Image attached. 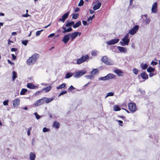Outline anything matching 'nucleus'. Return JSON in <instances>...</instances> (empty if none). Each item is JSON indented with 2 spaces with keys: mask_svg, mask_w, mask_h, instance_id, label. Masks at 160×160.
Wrapping results in <instances>:
<instances>
[{
  "mask_svg": "<svg viewBox=\"0 0 160 160\" xmlns=\"http://www.w3.org/2000/svg\"><path fill=\"white\" fill-rule=\"evenodd\" d=\"M54 99L53 98H48L47 97H43L42 98L36 101L34 103L35 106H38L43 104L44 103H48Z\"/></svg>",
  "mask_w": 160,
  "mask_h": 160,
  "instance_id": "f257e3e1",
  "label": "nucleus"
},
{
  "mask_svg": "<svg viewBox=\"0 0 160 160\" xmlns=\"http://www.w3.org/2000/svg\"><path fill=\"white\" fill-rule=\"evenodd\" d=\"M39 55L38 53H35L30 57L27 61V64L29 65L35 63L37 60L39 58Z\"/></svg>",
  "mask_w": 160,
  "mask_h": 160,
  "instance_id": "f03ea898",
  "label": "nucleus"
},
{
  "mask_svg": "<svg viewBox=\"0 0 160 160\" xmlns=\"http://www.w3.org/2000/svg\"><path fill=\"white\" fill-rule=\"evenodd\" d=\"M89 58V57L88 55H82L80 58L77 59V63L78 64H80L85 62L87 59H88Z\"/></svg>",
  "mask_w": 160,
  "mask_h": 160,
  "instance_id": "7ed1b4c3",
  "label": "nucleus"
},
{
  "mask_svg": "<svg viewBox=\"0 0 160 160\" xmlns=\"http://www.w3.org/2000/svg\"><path fill=\"white\" fill-rule=\"evenodd\" d=\"M116 76L113 74L109 73L107 74L106 76L100 78H99V80H108L110 79H112L115 78Z\"/></svg>",
  "mask_w": 160,
  "mask_h": 160,
  "instance_id": "20e7f679",
  "label": "nucleus"
},
{
  "mask_svg": "<svg viewBox=\"0 0 160 160\" xmlns=\"http://www.w3.org/2000/svg\"><path fill=\"white\" fill-rule=\"evenodd\" d=\"M129 110L132 112H134L137 110L136 104L135 103L132 102H129L128 105Z\"/></svg>",
  "mask_w": 160,
  "mask_h": 160,
  "instance_id": "39448f33",
  "label": "nucleus"
},
{
  "mask_svg": "<svg viewBox=\"0 0 160 160\" xmlns=\"http://www.w3.org/2000/svg\"><path fill=\"white\" fill-rule=\"evenodd\" d=\"M139 27L138 25H136L128 32V33L131 35H133L135 34L139 29Z\"/></svg>",
  "mask_w": 160,
  "mask_h": 160,
  "instance_id": "423d86ee",
  "label": "nucleus"
},
{
  "mask_svg": "<svg viewBox=\"0 0 160 160\" xmlns=\"http://www.w3.org/2000/svg\"><path fill=\"white\" fill-rule=\"evenodd\" d=\"M102 61L105 64L108 65H111L112 64L111 61L109 60L107 56L102 57L101 58Z\"/></svg>",
  "mask_w": 160,
  "mask_h": 160,
  "instance_id": "0eeeda50",
  "label": "nucleus"
},
{
  "mask_svg": "<svg viewBox=\"0 0 160 160\" xmlns=\"http://www.w3.org/2000/svg\"><path fill=\"white\" fill-rule=\"evenodd\" d=\"M119 41V39H114L107 41L106 43L108 45H112L117 43Z\"/></svg>",
  "mask_w": 160,
  "mask_h": 160,
  "instance_id": "6e6552de",
  "label": "nucleus"
},
{
  "mask_svg": "<svg viewBox=\"0 0 160 160\" xmlns=\"http://www.w3.org/2000/svg\"><path fill=\"white\" fill-rule=\"evenodd\" d=\"M69 14V12H68L64 14L62 16V18L58 19L59 22H64L66 19L68 17Z\"/></svg>",
  "mask_w": 160,
  "mask_h": 160,
  "instance_id": "1a4fd4ad",
  "label": "nucleus"
},
{
  "mask_svg": "<svg viewBox=\"0 0 160 160\" xmlns=\"http://www.w3.org/2000/svg\"><path fill=\"white\" fill-rule=\"evenodd\" d=\"M86 71L84 70H82L78 71L75 73L74 74L75 77L76 78H78L85 74Z\"/></svg>",
  "mask_w": 160,
  "mask_h": 160,
  "instance_id": "9d476101",
  "label": "nucleus"
},
{
  "mask_svg": "<svg viewBox=\"0 0 160 160\" xmlns=\"http://www.w3.org/2000/svg\"><path fill=\"white\" fill-rule=\"evenodd\" d=\"M81 34V32H75L71 34H70V36L71 38L72 41L78 35L80 36Z\"/></svg>",
  "mask_w": 160,
  "mask_h": 160,
  "instance_id": "9b49d317",
  "label": "nucleus"
},
{
  "mask_svg": "<svg viewBox=\"0 0 160 160\" xmlns=\"http://www.w3.org/2000/svg\"><path fill=\"white\" fill-rule=\"evenodd\" d=\"M157 3L156 2H154L152 8V11L153 13H156L157 11Z\"/></svg>",
  "mask_w": 160,
  "mask_h": 160,
  "instance_id": "f8f14e48",
  "label": "nucleus"
},
{
  "mask_svg": "<svg viewBox=\"0 0 160 160\" xmlns=\"http://www.w3.org/2000/svg\"><path fill=\"white\" fill-rule=\"evenodd\" d=\"M70 39V34H68L65 35L62 39V41L64 42V43H67L69 39Z\"/></svg>",
  "mask_w": 160,
  "mask_h": 160,
  "instance_id": "ddd939ff",
  "label": "nucleus"
},
{
  "mask_svg": "<svg viewBox=\"0 0 160 160\" xmlns=\"http://www.w3.org/2000/svg\"><path fill=\"white\" fill-rule=\"evenodd\" d=\"M27 86L28 88L31 89H35L37 88H38V86L34 85L32 83H28L27 84Z\"/></svg>",
  "mask_w": 160,
  "mask_h": 160,
  "instance_id": "4468645a",
  "label": "nucleus"
},
{
  "mask_svg": "<svg viewBox=\"0 0 160 160\" xmlns=\"http://www.w3.org/2000/svg\"><path fill=\"white\" fill-rule=\"evenodd\" d=\"M123 42H122V45H128L130 41L129 39H127L123 38L122 40Z\"/></svg>",
  "mask_w": 160,
  "mask_h": 160,
  "instance_id": "2eb2a0df",
  "label": "nucleus"
},
{
  "mask_svg": "<svg viewBox=\"0 0 160 160\" xmlns=\"http://www.w3.org/2000/svg\"><path fill=\"white\" fill-rule=\"evenodd\" d=\"M20 100L18 98L15 99L13 102V106L14 107H17L20 104Z\"/></svg>",
  "mask_w": 160,
  "mask_h": 160,
  "instance_id": "dca6fc26",
  "label": "nucleus"
},
{
  "mask_svg": "<svg viewBox=\"0 0 160 160\" xmlns=\"http://www.w3.org/2000/svg\"><path fill=\"white\" fill-rule=\"evenodd\" d=\"M140 76L141 78L143 79L146 80L148 78V75L145 72H144L141 73Z\"/></svg>",
  "mask_w": 160,
  "mask_h": 160,
  "instance_id": "f3484780",
  "label": "nucleus"
},
{
  "mask_svg": "<svg viewBox=\"0 0 160 160\" xmlns=\"http://www.w3.org/2000/svg\"><path fill=\"white\" fill-rule=\"evenodd\" d=\"M118 49L121 52H123L126 53L127 52V50L125 48L120 46H118L117 47Z\"/></svg>",
  "mask_w": 160,
  "mask_h": 160,
  "instance_id": "a211bd4d",
  "label": "nucleus"
},
{
  "mask_svg": "<svg viewBox=\"0 0 160 160\" xmlns=\"http://www.w3.org/2000/svg\"><path fill=\"white\" fill-rule=\"evenodd\" d=\"M114 72L118 76H123V72L120 70L116 69L115 70Z\"/></svg>",
  "mask_w": 160,
  "mask_h": 160,
  "instance_id": "6ab92c4d",
  "label": "nucleus"
},
{
  "mask_svg": "<svg viewBox=\"0 0 160 160\" xmlns=\"http://www.w3.org/2000/svg\"><path fill=\"white\" fill-rule=\"evenodd\" d=\"M101 6V3L100 2L96 4L93 7V9L94 10H96L99 9Z\"/></svg>",
  "mask_w": 160,
  "mask_h": 160,
  "instance_id": "aec40b11",
  "label": "nucleus"
},
{
  "mask_svg": "<svg viewBox=\"0 0 160 160\" xmlns=\"http://www.w3.org/2000/svg\"><path fill=\"white\" fill-rule=\"evenodd\" d=\"M62 28L63 30H64V31L62 32L63 33H65L66 32H69L72 30V29L71 27H69V28L68 29H66V27H62Z\"/></svg>",
  "mask_w": 160,
  "mask_h": 160,
  "instance_id": "412c9836",
  "label": "nucleus"
},
{
  "mask_svg": "<svg viewBox=\"0 0 160 160\" xmlns=\"http://www.w3.org/2000/svg\"><path fill=\"white\" fill-rule=\"evenodd\" d=\"M60 126V124L59 122L55 121L53 123V127L56 129H58Z\"/></svg>",
  "mask_w": 160,
  "mask_h": 160,
  "instance_id": "4be33fe9",
  "label": "nucleus"
},
{
  "mask_svg": "<svg viewBox=\"0 0 160 160\" xmlns=\"http://www.w3.org/2000/svg\"><path fill=\"white\" fill-rule=\"evenodd\" d=\"M35 154L34 152H30L29 155L30 160H35Z\"/></svg>",
  "mask_w": 160,
  "mask_h": 160,
  "instance_id": "5701e85b",
  "label": "nucleus"
},
{
  "mask_svg": "<svg viewBox=\"0 0 160 160\" xmlns=\"http://www.w3.org/2000/svg\"><path fill=\"white\" fill-rule=\"evenodd\" d=\"M81 22L80 21L77 22L75 24H74L73 25V27L76 28L79 27L81 25Z\"/></svg>",
  "mask_w": 160,
  "mask_h": 160,
  "instance_id": "b1692460",
  "label": "nucleus"
},
{
  "mask_svg": "<svg viewBox=\"0 0 160 160\" xmlns=\"http://www.w3.org/2000/svg\"><path fill=\"white\" fill-rule=\"evenodd\" d=\"M155 70L154 68H152L151 66H150L147 69V71L149 73L154 72Z\"/></svg>",
  "mask_w": 160,
  "mask_h": 160,
  "instance_id": "393cba45",
  "label": "nucleus"
},
{
  "mask_svg": "<svg viewBox=\"0 0 160 160\" xmlns=\"http://www.w3.org/2000/svg\"><path fill=\"white\" fill-rule=\"evenodd\" d=\"M51 89V86L47 87L42 89V91H45L46 92H47L49 91Z\"/></svg>",
  "mask_w": 160,
  "mask_h": 160,
  "instance_id": "a878e982",
  "label": "nucleus"
},
{
  "mask_svg": "<svg viewBox=\"0 0 160 160\" xmlns=\"http://www.w3.org/2000/svg\"><path fill=\"white\" fill-rule=\"evenodd\" d=\"M66 84L65 83H62L61 85L59 86L58 87H57V89H60L63 88H64L66 86Z\"/></svg>",
  "mask_w": 160,
  "mask_h": 160,
  "instance_id": "bb28decb",
  "label": "nucleus"
},
{
  "mask_svg": "<svg viewBox=\"0 0 160 160\" xmlns=\"http://www.w3.org/2000/svg\"><path fill=\"white\" fill-rule=\"evenodd\" d=\"M74 23V21H71L67 23L66 24L65 26L67 27H71L72 25H73Z\"/></svg>",
  "mask_w": 160,
  "mask_h": 160,
  "instance_id": "cd10ccee",
  "label": "nucleus"
},
{
  "mask_svg": "<svg viewBox=\"0 0 160 160\" xmlns=\"http://www.w3.org/2000/svg\"><path fill=\"white\" fill-rule=\"evenodd\" d=\"M28 90L27 89L22 88L20 92V94L21 95H24L25 94V93Z\"/></svg>",
  "mask_w": 160,
  "mask_h": 160,
  "instance_id": "c85d7f7f",
  "label": "nucleus"
},
{
  "mask_svg": "<svg viewBox=\"0 0 160 160\" xmlns=\"http://www.w3.org/2000/svg\"><path fill=\"white\" fill-rule=\"evenodd\" d=\"M141 67L142 69L145 70L148 67V65L146 64L142 63L141 64Z\"/></svg>",
  "mask_w": 160,
  "mask_h": 160,
  "instance_id": "c756f323",
  "label": "nucleus"
},
{
  "mask_svg": "<svg viewBox=\"0 0 160 160\" xmlns=\"http://www.w3.org/2000/svg\"><path fill=\"white\" fill-rule=\"evenodd\" d=\"M73 74V73L71 72H68L66 74L65 78H69L71 77Z\"/></svg>",
  "mask_w": 160,
  "mask_h": 160,
  "instance_id": "7c9ffc66",
  "label": "nucleus"
},
{
  "mask_svg": "<svg viewBox=\"0 0 160 160\" xmlns=\"http://www.w3.org/2000/svg\"><path fill=\"white\" fill-rule=\"evenodd\" d=\"M79 16L78 13H74L72 15V18L74 19H77Z\"/></svg>",
  "mask_w": 160,
  "mask_h": 160,
  "instance_id": "2f4dec72",
  "label": "nucleus"
},
{
  "mask_svg": "<svg viewBox=\"0 0 160 160\" xmlns=\"http://www.w3.org/2000/svg\"><path fill=\"white\" fill-rule=\"evenodd\" d=\"M121 109L119 108V107L118 105L114 106V110L115 111H119Z\"/></svg>",
  "mask_w": 160,
  "mask_h": 160,
  "instance_id": "473e14b6",
  "label": "nucleus"
},
{
  "mask_svg": "<svg viewBox=\"0 0 160 160\" xmlns=\"http://www.w3.org/2000/svg\"><path fill=\"white\" fill-rule=\"evenodd\" d=\"M98 71V69H94L92 70L91 73L93 74H95Z\"/></svg>",
  "mask_w": 160,
  "mask_h": 160,
  "instance_id": "72a5a7b5",
  "label": "nucleus"
},
{
  "mask_svg": "<svg viewBox=\"0 0 160 160\" xmlns=\"http://www.w3.org/2000/svg\"><path fill=\"white\" fill-rule=\"evenodd\" d=\"M13 76L12 78L13 80H14L17 77V74L16 72L15 71L12 72Z\"/></svg>",
  "mask_w": 160,
  "mask_h": 160,
  "instance_id": "f704fd0d",
  "label": "nucleus"
},
{
  "mask_svg": "<svg viewBox=\"0 0 160 160\" xmlns=\"http://www.w3.org/2000/svg\"><path fill=\"white\" fill-rule=\"evenodd\" d=\"M132 71L134 74L137 75L139 71V70L136 68H134L133 69Z\"/></svg>",
  "mask_w": 160,
  "mask_h": 160,
  "instance_id": "c9c22d12",
  "label": "nucleus"
},
{
  "mask_svg": "<svg viewBox=\"0 0 160 160\" xmlns=\"http://www.w3.org/2000/svg\"><path fill=\"white\" fill-rule=\"evenodd\" d=\"M84 4V1L83 0H80L78 6L79 7L82 6Z\"/></svg>",
  "mask_w": 160,
  "mask_h": 160,
  "instance_id": "e433bc0d",
  "label": "nucleus"
},
{
  "mask_svg": "<svg viewBox=\"0 0 160 160\" xmlns=\"http://www.w3.org/2000/svg\"><path fill=\"white\" fill-rule=\"evenodd\" d=\"M114 95V93L112 92H111L108 93L107 96H106V97H107L108 96H112Z\"/></svg>",
  "mask_w": 160,
  "mask_h": 160,
  "instance_id": "4c0bfd02",
  "label": "nucleus"
},
{
  "mask_svg": "<svg viewBox=\"0 0 160 160\" xmlns=\"http://www.w3.org/2000/svg\"><path fill=\"white\" fill-rule=\"evenodd\" d=\"M34 114L37 119H38L41 118L40 116L38 115L37 112H35Z\"/></svg>",
  "mask_w": 160,
  "mask_h": 160,
  "instance_id": "58836bf2",
  "label": "nucleus"
},
{
  "mask_svg": "<svg viewBox=\"0 0 160 160\" xmlns=\"http://www.w3.org/2000/svg\"><path fill=\"white\" fill-rule=\"evenodd\" d=\"M95 17V15H93L92 17H89L87 19V21L88 22L90 20H91L93 18Z\"/></svg>",
  "mask_w": 160,
  "mask_h": 160,
  "instance_id": "ea45409f",
  "label": "nucleus"
},
{
  "mask_svg": "<svg viewBox=\"0 0 160 160\" xmlns=\"http://www.w3.org/2000/svg\"><path fill=\"white\" fill-rule=\"evenodd\" d=\"M43 31V30H42L40 31H37L36 32V35L37 36H39L40 34H41V33L42 31Z\"/></svg>",
  "mask_w": 160,
  "mask_h": 160,
  "instance_id": "a19ab883",
  "label": "nucleus"
},
{
  "mask_svg": "<svg viewBox=\"0 0 160 160\" xmlns=\"http://www.w3.org/2000/svg\"><path fill=\"white\" fill-rule=\"evenodd\" d=\"M75 89V88L72 86L71 85L68 89V90L71 91L72 90H73Z\"/></svg>",
  "mask_w": 160,
  "mask_h": 160,
  "instance_id": "79ce46f5",
  "label": "nucleus"
},
{
  "mask_svg": "<svg viewBox=\"0 0 160 160\" xmlns=\"http://www.w3.org/2000/svg\"><path fill=\"white\" fill-rule=\"evenodd\" d=\"M28 42V40H24L22 41V43L24 45L26 46L27 45V43Z\"/></svg>",
  "mask_w": 160,
  "mask_h": 160,
  "instance_id": "37998d69",
  "label": "nucleus"
},
{
  "mask_svg": "<svg viewBox=\"0 0 160 160\" xmlns=\"http://www.w3.org/2000/svg\"><path fill=\"white\" fill-rule=\"evenodd\" d=\"M158 64V62H156L152 61L151 63V64L153 65H156Z\"/></svg>",
  "mask_w": 160,
  "mask_h": 160,
  "instance_id": "c03bdc74",
  "label": "nucleus"
},
{
  "mask_svg": "<svg viewBox=\"0 0 160 160\" xmlns=\"http://www.w3.org/2000/svg\"><path fill=\"white\" fill-rule=\"evenodd\" d=\"M8 100L4 101L3 102V104L4 106L8 105Z\"/></svg>",
  "mask_w": 160,
  "mask_h": 160,
  "instance_id": "a18cd8bd",
  "label": "nucleus"
},
{
  "mask_svg": "<svg viewBox=\"0 0 160 160\" xmlns=\"http://www.w3.org/2000/svg\"><path fill=\"white\" fill-rule=\"evenodd\" d=\"M49 129L46 127H44L43 129V132H46L48 131Z\"/></svg>",
  "mask_w": 160,
  "mask_h": 160,
  "instance_id": "49530a36",
  "label": "nucleus"
},
{
  "mask_svg": "<svg viewBox=\"0 0 160 160\" xmlns=\"http://www.w3.org/2000/svg\"><path fill=\"white\" fill-rule=\"evenodd\" d=\"M118 122L119 123V124L120 126H122L123 125V122L121 120H118Z\"/></svg>",
  "mask_w": 160,
  "mask_h": 160,
  "instance_id": "de8ad7c7",
  "label": "nucleus"
},
{
  "mask_svg": "<svg viewBox=\"0 0 160 160\" xmlns=\"http://www.w3.org/2000/svg\"><path fill=\"white\" fill-rule=\"evenodd\" d=\"M67 93V91L66 90L62 91L60 93L59 95H63L64 94H66Z\"/></svg>",
  "mask_w": 160,
  "mask_h": 160,
  "instance_id": "09e8293b",
  "label": "nucleus"
},
{
  "mask_svg": "<svg viewBox=\"0 0 160 160\" xmlns=\"http://www.w3.org/2000/svg\"><path fill=\"white\" fill-rule=\"evenodd\" d=\"M121 107H122V108H127V105L125 103H123L121 105Z\"/></svg>",
  "mask_w": 160,
  "mask_h": 160,
  "instance_id": "8fccbe9b",
  "label": "nucleus"
},
{
  "mask_svg": "<svg viewBox=\"0 0 160 160\" xmlns=\"http://www.w3.org/2000/svg\"><path fill=\"white\" fill-rule=\"evenodd\" d=\"M30 16V15H29L28 13H26V14H23L22 17H28Z\"/></svg>",
  "mask_w": 160,
  "mask_h": 160,
  "instance_id": "3c124183",
  "label": "nucleus"
},
{
  "mask_svg": "<svg viewBox=\"0 0 160 160\" xmlns=\"http://www.w3.org/2000/svg\"><path fill=\"white\" fill-rule=\"evenodd\" d=\"M92 55L93 56H96L97 55V52H96L95 51H93L92 52Z\"/></svg>",
  "mask_w": 160,
  "mask_h": 160,
  "instance_id": "603ef678",
  "label": "nucleus"
},
{
  "mask_svg": "<svg viewBox=\"0 0 160 160\" xmlns=\"http://www.w3.org/2000/svg\"><path fill=\"white\" fill-rule=\"evenodd\" d=\"M150 22V20L149 19H146L145 20V22L146 24H148Z\"/></svg>",
  "mask_w": 160,
  "mask_h": 160,
  "instance_id": "864d4df0",
  "label": "nucleus"
},
{
  "mask_svg": "<svg viewBox=\"0 0 160 160\" xmlns=\"http://www.w3.org/2000/svg\"><path fill=\"white\" fill-rule=\"evenodd\" d=\"M129 33H128V32L127 33L126 35L125 36H124V38H127V39H129L128 38V37H129Z\"/></svg>",
  "mask_w": 160,
  "mask_h": 160,
  "instance_id": "5fc2aeb1",
  "label": "nucleus"
},
{
  "mask_svg": "<svg viewBox=\"0 0 160 160\" xmlns=\"http://www.w3.org/2000/svg\"><path fill=\"white\" fill-rule=\"evenodd\" d=\"M129 33H128V32L127 33L126 35L125 36H124V38H127V39H129L128 38V37H129Z\"/></svg>",
  "mask_w": 160,
  "mask_h": 160,
  "instance_id": "6e6d98bb",
  "label": "nucleus"
},
{
  "mask_svg": "<svg viewBox=\"0 0 160 160\" xmlns=\"http://www.w3.org/2000/svg\"><path fill=\"white\" fill-rule=\"evenodd\" d=\"M11 55L12 56V58L13 60H15L16 59V57L15 56V55L14 54H12Z\"/></svg>",
  "mask_w": 160,
  "mask_h": 160,
  "instance_id": "4d7b16f0",
  "label": "nucleus"
},
{
  "mask_svg": "<svg viewBox=\"0 0 160 160\" xmlns=\"http://www.w3.org/2000/svg\"><path fill=\"white\" fill-rule=\"evenodd\" d=\"M17 50V49L16 48H12L11 49L12 52L16 51Z\"/></svg>",
  "mask_w": 160,
  "mask_h": 160,
  "instance_id": "13d9d810",
  "label": "nucleus"
},
{
  "mask_svg": "<svg viewBox=\"0 0 160 160\" xmlns=\"http://www.w3.org/2000/svg\"><path fill=\"white\" fill-rule=\"evenodd\" d=\"M155 74H154L152 72H151V73H150L149 74V76L150 77H152Z\"/></svg>",
  "mask_w": 160,
  "mask_h": 160,
  "instance_id": "bf43d9fd",
  "label": "nucleus"
},
{
  "mask_svg": "<svg viewBox=\"0 0 160 160\" xmlns=\"http://www.w3.org/2000/svg\"><path fill=\"white\" fill-rule=\"evenodd\" d=\"M8 63L11 64V65H12L13 64H14V63L12 62L10 60H9V59L8 60Z\"/></svg>",
  "mask_w": 160,
  "mask_h": 160,
  "instance_id": "052dcab7",
  "label": "nucleus"
},
{
  "mask_svg": "<svg viewBox=\"0 0 160 160\" xmlns=\"http://www.w3.org/2000/svg\"><path fill=\"white\" fill-rule=\"evenodd\" d=\"M82 23L84 25H86L87 24V22L86 21H82Z\"/></svg>",
  "mask_w": 160,
  "mask_h": 160,
  "instance_id": "680f3d73",
  "label": "nucleus"
},
{
  "mask_svg": "<svg viewBox=\"0 0 160 160\" xmlns=\"http://www.w3.org/2000/svg\"><path fill=\"white\" fill-rule=\"evenodd\" d=\"M88 77L89 78L92 79V78H94V76L92 75H88Z\"/></svg>",
  "mask_w": 160,
  "mask_h": 160,
  "instance_id": "e2e57ef3",
  "label": "nucleus"
},
{
  "mask_svg": "<svg viewBox=\"0 0 160 160\" xmlns=\"http://www.w3.org/2000/svg\"><path fill=\"white\" fill-rule=\"evenodd\" d=\"M55 34L54 33H52L50 34L48 36V38L52 37Z\"/></svg>",
  "mask_w": 160,
  "mask_h": 160,
  "instance_id": "0e129e2a",
  "label": "nucleus"
},
{
  "mask_svg": "<svg viewBox=\"0 0 160 160\" xmlns=\"http://www.w3.org/2000/svg\"><path fill=\"white\" fill-rule=\"evenodd\" d=\"M79 10H80L79 8H77L75 9V12H78L79 11Z\"/></svg>",
  "mask_w": 160,
  "mask_h": 160,
  "instance_id": "69168bd1",
  "label": "nucleus"
},
{
  "mask_svg": "<svg viewBox=\"0 0 160 160\" xmlns=\"http://www.w3.org/2000/svg\"><path fill=\"white\" fill-rule=\"evenodd\" d=\"M90 13V14H93L94 12V11L92 10H89Z\"/></svg>",
  "mask_w": 160,
  "mask_h": 160,
  "instance_id": "338daca9",
  "label": "nucleus"
},
{
  "mask_svg": "<svg viewBox=\"0 0 160 160\" xmlns=\"http://www.w3.org/2000/svg\"><path fill=\"white\" fill-rule=\"evenodd\" d=\"M17 33L16 32H12V35H16Z\"/></svg>",
  "mask_w": 160,
  "mask_h": 160,
  "instance_id": "774afa93",
  "label": "nucleus"
}]
</instances>
